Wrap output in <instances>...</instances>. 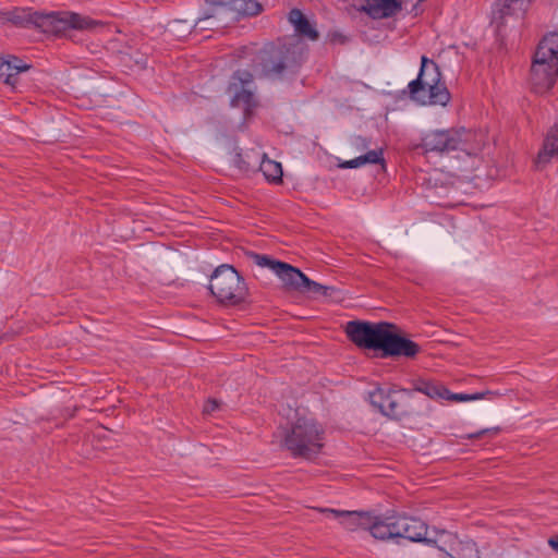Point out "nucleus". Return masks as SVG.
<instances>
[{
  "instance_id": "c85d7f7f",
  "label": "nucleus",
  "mask_w": 558,
  "mask_h": 558,
  "mask_svg": "<svg viewBox=\"0 0 558 558\" xmlns=\"http://www.w3.org/2000/svg\"><path fill=\"white\" fill-rule=\"evenodd\" d=\"M498 433H499V428L498 427L486 428V429L480 430L478 433L470 435V437L471 438H473V437L474 438H480V437H482L484 435L496 436Z\"/></svg>"
},
{
  "instance_id": "ddd939ff",
  "label": "nucleus",
  "mask_w": 558,
  "mask_h": 558,
  "mask_svg": "<svg viewBox=\"0 0 558 558\" xmlns=\"http://www.w3.org/2000/svg\"><path fill=\"white\" fill-rule=\"evenodd\" d=\"M401 392H405V390L396 391L377 388L371 393V401L375 407H378L383 414L396 417L403 413L400 399L398 398V393Z\"/></svg>"
},
{
  "instance_id": "0eeeda50",
  "label": "nucleus",
  "mask_w": 558,
  "mask_h": 558,
  "mask_svg": "<svg viewBox=\"0 0 558 558\" xmlns=\"http://www.w3.org/2000/svg\"><path fill=\"white\" fill-rule=\"evenodd\" d=\"M33 19L34 23L45 33L59 36L65 35L69 29L93 31L101 26V23L98 21L69 11L50 13L36 12Z\"/></svg>"
},
{
  "instance_id": "a211bd4d",
  "label": "nucleus",
  "mask_w": 558,
  "mask_h": 558,
  "mask_svg": "<svg viewBox=\"0 0 558 558\" xmlns=\"http://www.w3.org/2000/svg\"><path fill=\"white\" fill-rule=\"evenodd\" d=\"M29 69V65L24 63L16 57L0 56V77L4 80V83L14 87L17 83V75Z\"/></svg>"
},
{
  "instance_id": "7ed1b4c3",
  "label": "nucleus",
  "mask_w": 558,
  "mask_h": 558,
  "mask_svg": "<svg viewBox=\"0 0 558 558\" xmlns=\"http://www.w3.org/2000/svg\"><path fill=\"white\" fill-rule=\"evenodd\" d=\"M558 76V34L550 33L539 41L531 66V84L537 94L551 89Z\"/></svg>"
},
{
  "instance_id": "f8f14e48",
  "label": "nucleus",
  "mask_w": 558,
  "mask_h": 558,
  "mask_svg": "<svg viewBox=\"0 0 558 558\" xmlns=\"http://www.w3.org/2000/svg\"><path fill=\"white\" fill-rule=\"evenodd\" d=\"M360 10L374 20L391 19L402 10V0H360Z\"/></svg>"
},
{
  "instance_id": "4be33fe9",
  "label": "nucleus",
  "mask_w": 558,
  "mask_h": 558,
  "mask_svg": "<svg viewBox=\"0 0 558 558\" xmlns=\"http://www.w3.org/2000/svg\"><path fill=\"white\" fill-rule=\"evenodd\" d=\"M260 171L267 181L272 183H279L282 180V168L281 163L275 160L266 158L264 156L259 166Z\"/></svg>"
},
{
  "instance_id": "f03ea898",
  "label": "nucleus",
  "mask_w": 558,
  "mask_h": 558,
  "mask_svg": "<svg viewBox=\"0 0 558 558\" xmlns=\"http://www.w3.org/2000/svg\"><path fill=\"white\" fill-rule=\"evenodd\" d=\"M412 100L422 106H446L450 93L441 81V73L436 62L423 56L417 77L408 85Z\"/></svg>"
},
{
  "instance_id": "20e7f679",
  "label": "nucleus",
  "mask_w": 558,
  "mask_h": 558,
  "mask_svg": "<svg viewBox=\"0 0 558 558\" xmlns=\"http://www.w3.org/2000/svg\"><path fill=\"white\" fill-rule=\"evenodd\" d=\"M323 440V427L312 416L299 413L284 433V446L293 456L311 458L319 452Z\"/></svg>"
},
{
  "instance_id": "423d86ee",
  "label": "nucleus",
  "mask_w": 558,
  "mask_h": 558,
  "mask_svg": "<svg viewBox=\"0 0 558 558\" xmlns=\"http://www.w3.org/2000/svg\"><path fill=\"white\" fill-rule=\"evenodd\" d=\"M210 292L220 303L235 305L245 301L247 287L239 272L230 265L216 268L210 278Z\"/></svg>"
},
{
  "instance_id": "dca6fc26",
  "label": "nucleus",
  "mask_w": 558,
  "mask_h": 558,
  "mask_svg": "<svg viewBox=\"0 0 558 558\" xmlns=\"http://www.w3.org/2000/svg\"><path fill=\"white\" fill-rule=\"evenodd\" d=\"M398 537L407 538L411 542H427V526L415 518L397 517Z\"/></svg>"
},
{
  "instance_id": "412c9836",
  "label": "nucleus",
  "mask_w": 558,
  "mask_h": 558,
  "mask_svg": "<svg viewBox=\"0 0 558 558\" xmlns=\"http://www.w3.org/2000/svg\"><path fill=\"white\" fill-rule=\"evenodd\" d=\"M384 161V157H383V150L381 149H375V150H369L368 153H366L365 155L363 156H359L354 159H351V160H348V161H344L343 163L340 165L341 168H359V167H362L366 163H380Z\"/></svg>"
},
{
  "instance_id": "f3484780",
  "label": "nucleus",
  "mask_w": 558,
  "mask_h": 558,
  "mask_svg": "<svg viewBox=\"0 0 558 558\" xmlns=\"http://www.w3.org/2000/svg\"><path fill=\"white\" fill-rule=\"evenodd\" d=\"M367 530L376 539L388 541L398 538L397 517L371 518Z\"/></svg>"
},
{
  "instance_id": "5701e85b",
  "label": "nucleus",
  "mask_w": 558,
  "mask_h": 558,
  "mask_svg": "<svg viewBox=\"0 0 558 558\" xmlns=\"http://www.w3.org/2000/svg\"><path fill=\"white\" fill-rule=\"evenodd\" d=\"M415 390L435 400H446V396H448V389L435 383H421L415 387Z\"/></svg>"
},
{
  "instance_id": "aec40b11",
  "label": "nucleus",
  "mask_w": 558,
  "mask_h": 558,
  "mask_svg": "<svg viewBox=\"0 0 558 558\" xmlns=\"http://www.w3.org/2000/svg\"><path fill=\"white\" fill-rule=\"evenodd\" d=\"M459 538L450 532L447 531H439L436 532L435 537H428V543H434L437 548L441 551H444L449 557L454 551L457 545H459Z\"/></svg>"
},
{
  "instance_id": "2eb2a0df",
  "label": "nucleus",
  "mask_w": 558,
  "mask_h": 558,
  "mask_svg": "<svg viewBox=\"0 0 558 558\" xmlns=\"http://www.w3.org/2000/svg\"><path fill=\"white\" fill-rule=\"evenodd\" d=\"M317 511L333 517L348 531L367 530L371 517L365 512L318 508Z\"/></svg>"
},
{
  "instance_id": "4468645a",
  "label": "nucleus",
  "mask_w": 558,
  "mask_h": 558,
  "mask_svg": "<svg viewBox=\"0 0 558 558\" xmlns=\"http://www.w3.org/2000/svg\"><path fill=\"white\" fill-rule=\"evenodd\" d=\"M558 158V122L551 125L543 140L542 147L537 153L534 165L537 170H543L553 160Z\"/></svg>"
},
{
  "instance_id": "9b49d317",
  "label": "nucleus",
  "mask_w": 558,
  "mask_h": 558,
  "mask_svg": "<svg viewBox=\"0 0 558 558\" xmlns=\"http://www.w3.org/2000/svg\"><path fill=\"white\" fill-rule=\"evenodd\" d=\"M253 260L260 267L272 270L288 290L300 292L305 275L290 264L270 258L267 255L253 254Z\"/></svg>"
},
{
  "instance_id": "7c9ffc66",
  "label": "nucleus",
  "mask_w": 558,
  "mask_h": 558,
  "mask_svg": "<svg viewBox=\"0 0 558 558\" xmlns=\"http://www.w3.org/2000/svg\"><path fill=\"white\" fill-rule=\"evenodd\" d=\"M548 544L554 550L558 551V536L549 538Z\"/></svg>"
},
{
  "instance_id": "6ab92c4d",
  "label": "nucleus",
  "mask_w": 558,
  "mask_h": 558,
  "mask_svg": "<svg viewBox=\"0 0 558 558\" xmlns=\"http://www.w3.org/2000/svg\"><path fill=\"white\" fill-rule=\"evenodd\" d=\"M289 22L293 25L294 32L299 37L315 41L319 34L314 23H312L300 10L293 9L289 13Z\"/></svg>"
},
{
  "instance_id": "393cba45",
  "label": "nucleus",
  "mask_w": 558,
  "mask_h": 558,
  "mask_svg": "<svg viewBox=\"0 0 558 558\" xmlns=\"http://www.w3.org/2000/svg\"><path fill=\"white\" fill-rule=\"evenodd\" d=\"M533 0H498L502 14H514L525 12Z\"/></svg>"
},
{
  "instance_id": "39448f33",
  "label": "nucleus",
  "mask_w": 558,
  "mask_h": 558,
  "mask_svg": "<svg viewBox=\"0 0 558 558\" xmlns=\"http://www.w3.org/2000/svg\"><path fill=\"white\" fill-rule=\"evenodd\" d=\"M303 50V45L296 38L288 45L270 46L259 51L253 59L254 71L257 75L280 74L286 69L299 65Z\"/></svg>"
},
{
  "instance_id": "6e6552de",
  "label": "nucleus",
  "mask_w": 558,
  "mask_h": 558,
  "mask_svg": "<svg viewBox=\"0 0 558 558\" xmlns=\"http://www.w3.org/2000/svg\"><path fill=\"white\" fill-rule=\"evenodd\" d=\"M211 8L199 17L197 24L215 19L219 23L215 27L226 26L239 15H256L262 11V5L256 0H205Z\"/></svg>"
},
{
  "instance_id": "bb28decb",
  "label": "nucleus",
  "mask_w": 558,
  "mask_h": 558,
  "mask_svg": "<svg viewBox=\"0 0 558 558\" xmlns=\"http://www.w3.org/2000/svg\"><path fill=\"white\" fill-rule=\"evenodd\" d=\"M490 392H477V393H452L448 390V396H446V400L453 401V402H465V401H474L483 399L486 395H489Z\"/></svg>"
},
{
  "instance_id": "a878e982",
  "label": "nucleus",
  "mask_w": 558,
  "mask_h": 558,
  "mask_svg": "<svg viewBox=\"0 0 558 558\" xmlns=\"http://www.w3.org/2000/svg\"><path fill=\"white\" fill-rule=\"evenodd\" d=\"M329 290H331L330 287L323 286L305 276L300 292L311 293L313 295H329Z\"/></svg>"
},
{
  "instance_id": "f257e3e1",
  "label": "nucleus",
  "mask_w": 558,
  "mask_h": 558,
  "mask_svg": "<svg viewBox=\"0 0 558 558\" xmlns=\"http://www.w3.org/2000/svg\"><path fill=\"white\" fill-rule=\"evenodd\" d=\"M389 323L349 322L345 326L348 338L360 349L379 351L380 357H415L421 347L393 331Z\"/></svg>"
},
{
  "instance_id": "1a4fd4ad",
  "label": "nucleus",
  "mask_w": 558,
  "mask_h": 558,
  "mask_svg": "<svg viewBox=\"0 0 558 558\" xmlns=\"http://www.w3.org/2000/svg\"><path fill=\"white\" fill-rule=\"evenodd\" d=\"M474 136L471 131L435 130L426 133L422 138V147L426 153L444 154L451 150H469L468 143Z\"/></svg>"
},
{
  "instance_id": "b1692460",
  "label": "nucleus",
  "mask_w": 558,
  "mask_h": 558,
  "mask_svg": "<svg viewBox=\"0 0 558 558\" xmlns=\"http://www.w3.org/2000/svg\"><path fill=\"white\" fill-rule=\"evenodd\" d=\"M450 558H480V553L472 541H459Z\"/></svg>"
},
{
  "instance_id": "c756f323",
  "label": "nucleus",
  "mask_w": 558,
  "mask_h": 558,
  "mask_svg": "<svg viewBox=\"0 0 558 558\" xmlns=\"http://www.w3.org/2000/svg\"><path fill=\"white\" fill-rule=\"evenodd\" d=\"M0 17L4 19V20H8V21H11V22H13L15 24L21 23L20 17L16 16L15 13H4V12L0 11Z\"/></svg>"
},
{
  "instance_id": "cd10ccee",
  "label": "nucleus",
  "mask_w": 558,
  "mask_h": 558,
  "mask_svg": "<svg viewBox=\"0 0 558 558\" xmlns=\"http://www.w3.org/2000/svg\"><path fill=\"white\" fill-rule=\"evenodd\" d=\"M218 408H219L218 401L210 399L205 402L203 411L206 414H210V413L215 412Z\"/></svg>"
},
{
  "instance_id": "9d476101",
  "label": "nucleus",
  "mask_w": 558,
  "mask_h": 558,
  "mask_svg": "<svg viewBox=\"0 0 558 558\" xmlns=\"http://www.w3.org/2000/svg\"><path fill=\"white\" fill-rule=\"evenodd\" d=\"M252 86L253 74L246 70H239L232 75L228 87V93L231 95V106L243 109L245 114H248L256 107Z\"/></svg>"
}]
</instances>
